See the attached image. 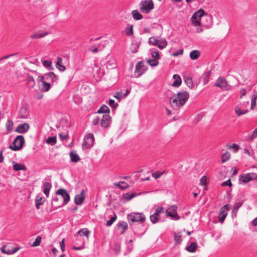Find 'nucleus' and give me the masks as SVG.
I'll use <instances>...</instances> for the list:
<instances>
[{"mask_svg":"<svg viewBox=\"0 0 257 257\" xmlns=\"http://www.w3.org/2000/svg\"><path fill=\"white\" fill-rule=\"evenodd\" d=\"M189 97L188 92L184 91L178 92L176 94H174L170 98V103L172 107L174 109L183 106Z\"/></svg>","mask_w":257,"mask_h":257,"instance_id":"1","label":"nucleus"},{"mask_svg":"<svg viewBox=\"0 0 257 257\" xmlns=\"http://www.w3.org/2000/svg\"><path fill=\"white\" fill-rule=\"evenodd\" d=\"M57 197L54 199L53 203L56 207H60L67 204L70 200V196L64 189L57 190Z\"/></svg>","mask_w":257,"mask_h":257,"instance_id":"2","label":"nucleus"},{"mask_svg":"<svg viewBox=\"0 0 257 257\" xmlns=\"http://www.w3.org/2000/svg\"><path fill=\"white\" fill-rule=\"evenodd\" d=\"M207 15L204 10L201 9L194 13L190 19L192 25L194 26L198 27L196 29L198 33H201L203 31V28L201 27V18Z\"/></svg>","mask_w":257,"mask_h":257,"instance_id":"3","label":"nucleus"},{"mask_svg":"<svg viewBox=\"0 0 257 257\" xmlns=\"http://www.w3.org/2000/svg\"><path fill=\"white\" fill-rule=\"evenodd\" d=\"M149 43L161 50L166 48L168 45L167 41L165 38L158 39L156 37H150L149 39Z\"/></svg>","mask_w":257,"mask_h":257,"instance_id":"4","label":"nucleus"},{"mask_svg":"<svg viewBox=\"0 0 257 257\" xmlns=\"http://www.w3.org/2000/svg\"><path fill=\"white\" fill-rule=\"evenodd\" d=\"M127 219L130 223L135 222H144L146 220L145 215L142 213H131L127 215Z\"/></svg>","mask_w":257,"mask_h":257,"instance_id":"5","label":"nucleus"},{"mask_svg":"<svg viewBox=\"0 0 257 257\" xmlns=\"http://www.w3.org/2000/svg\"><path fill=\"white\" fill-rule=\"evenodd\" d=\"M214 85L224 91H228L231 89V86L228 84L226 79L223 77H219L216 80Z\"/></svg>","mask_w":257,"mask_h":257,"instance_id":"6","label":"nucleus"},{"mask_svg":"<svg viewBox=\"0 0 257 257\" xmlns=\"http://www.w3.org/2000/svg\"><path fill=\"white\" fill-rule=\"evenodd\" d=\"M25 143V139L23 136H17L13 142L14 146L11 145L10 148L15 151L21 149Z\"/></svg>","mask_w":257,"mask_h":257,"instance_id":"7","label":"nucleus"},{"mask_svg":"<svg viewBox=\"0 0 257 257\" xmlns=\"http://www.w3.org/2000/svg\"><path fill=\"white\" fill-rule=\"evenodd\" d=\"M140 7V11L144 13L148 14L154 8V5L152 1H144L141 2Z\"/></svg>","mask_w":257,"mask_h":257,"instance_id":"8","label":"nucleus"},{"mask_svg":"<svg viewBox=\"0 0 257 257\" xmlns=\"http://www.w3.org/2000/svg\"><path fill=\"white\" fill-rule=\"evenodd\" d=\"M38 81L39 82V87L41 91L47 92L51 87L50 82H48L44 80V77L39 76L38 77Z\"/></svg>","mask_w":257,"mask_h":257,"instance_id":"9","label":"nucleus"},{"mask_svg":"<svg viewBox=\"0 0 257 257\" xmlns=\"http://www.w3.org/2000/svg\"><path fill=\"white\" fill-rule=\"evenodd\" d=\"M94 142V137L92 134H88L85 138L84 141L82 144L83 150L90 148L93 146Z\"/></svg>","mask_w":257,"mask_h":257,"instance_id":"10","label":"nucleus"},{"mask_svg":"<svg viewBox=\"0 0 257 257\" xmlns=\"http://www.w3.org/2000/svg\"><path fill=\"white\" fill-rule=\"evenodd\" d=\"M147 70V68L145 65L144 62L143 61H140L136 65L135 74L137 77H139Z\"/></svg>","mask_w":257,"mask_h":257,"instance_id":"11","label":"nucleus"},{"mask_svg":"<svg viewBox=\"0 0 257 257\" xmlns=\"http://www.w3.org/2000/svg\"><path fill=\"white\" fill-rule=\"evenodd\" d=\"M167 215L170 216L174 220H178L180 217L177 213V206L176 205H172L170 206L166 210Z\"/></svg>","mask_w":257,"mask_h":257,"instance_id":"12","label":"nucleus"},{"mask_svg":"<svg viewBox=\"0 0 257 257\" xmlns=\"http://www.w3.org/2000/svg\"><path fill=\"white\" fill-rule=\"evenodd\" d=\"M229 209V206L228 204L222 207L219 210V221L221 223H223L226 216L227 215V211Z\"/></svg>","mask_w":257,"mask_h":257,"instance_id":"13","label":"nucleus"},{"mask_svg":"<svg viewBox=\"0 0 257 257\" xmlns=\"http://www.w3.org/2000/svg\"><path fill=\"white\" fill-rule=\"evenodd\" d=\"M257 175L254 173H250L240 176V180L243 183H246L251 180H255Z\"/></svg>","mask_w":257,"mask_h":257,"instance_id":"14","label":"nucleus"},{"mask_svg":"<svg viewBox=\"0 0 257 257\" xmlns=\"http://www.w3.org/2000/svg\"><path fill=\"white\" fill-rule=\"evenodd\" d=\"M111 116L108 114H103L100 116L101 125L102 127H108L111 122Z\"/></svg>","mask_w":257,"mask_h":257,"instance_id":"15","label":"nucleus"},{"mask_svg":"<svg viewBox=\"0 0 257 257\" xmlns=\"http://www.w3.org/2000/svg\"><path fill=\"white\" fill-rule=\"evenodd\" d=\"M41 77H44L45 80L49 81L50 83H53L58 80V76L54 72H49L41 76Z\"/></svg>","mask_w":257,"mask_h":257,"instance_id":"16","label":"nucleus"},{"mask_svg":"<svg viewBox=\"0 0 257 257\" xmlns=\"http://www.w3.org/2000/svg\"><path fill=\"white\" fill-rule=\"evenodd\" d=\"M30 125L28 123L19 124L16 129V132L20 134H24L30 129Z\"/></svg>","mask_w":257,"mask_h":257,"instance_id":"17","label":"nucleus"},{"mask_svg":"<svg viewBox=\"0 0 257 257\" xmlns=\"http://www.w3.org/2000/svg\"><path fill=\"white\" fill-rule=\"evenodd\" d=\"M84 191L82 190L79 194L76 195L74 199L75 203L77 205L81 204L85 199Z\"/></svg>","mask_w":257,"mask_h":257,"instance_id":"18","label":"nucleus"},{"mask_svg":"<svg viewBox=\"0 0 257 257\" xmlns=\"http://www.w3.org/2000/svg\"><path fill=\"white\" fill-rule=\"evenodd\" d=\"M46 200V199L44 197L37 195L35 199L36 206L37 209H39L40 206L42 205L45 203Z\"/></svg>","mask_w":257,"mask_h":257,"instance_id":"19","label":"nucleus"},{"mask_svg":"<svg viewBox=\"0 0 257 257\" xmlns=\"http://www.w3.org/2000/svg\"><path fill=\"white\" fill-rule=\"evenodd\" d=\"M117 227L120 231L121 234H123L128 228L127 223L125 221H121L117 224Z\"/></svg>","mask_w":257,"mask_h":257,"instance_id":"20","label":"nucleus"},{"mask_svg":"<svg viewBox=\"0 0 257 257\" xmlns=\"http://www.w3.org/2000/svg\"><path fill=\"white\" fill-rule=\"evenodd\" d=\"M173 78L175 79L174 82L172 84V86L175 87H178L181 85L182 80L179 75L175 74L173 75Z\"/></svg>","mask_w":257,"mask_h":257,"instance_id":"21","label":"nucleus"},{"mask_svg":"<svg viewBox=\"0 0 257 257\" xmlns=\"http://www.w3.org/2000/svg\"><path fill=\"white\" fill-rule=\"evenodd\" d=\"M52 187L51 183L45 182L43 185L44 193L45 195L48 197L49 196V192Z\"/></svg>","mask_w":257,"mask_h":257,"instance_id":"22","label":"nucleus"},{"mask_svg":"<svg viewBox=\"0 0 257 257\" xmlns=\"http://www.w3.org/2000/svg\"><path fill=\"white\" fill-rule=\"evenodd\" d=\"M63 60L62 58L58 57L57 59V61L56 64V68L61 71H64L66 70V67L65 66L63 65L62 64Z\"/></svg>","mask_w":257,"mask_h":257,"instance_id":"23","label":"nucleus"},{"mask_svg":"<svg viewBox=\"0 0 257 257\" xmlns=\"http://www.w3.org/2000/svg\"><path fill=\"white\" fill-rule=\"evenodd\" d=\"M113 185L122 190L125 189L130 187L128 184L123 181H120L118 183H114Z\"/></svg>","mask_w":257,"mask_h":257,"instance_id":"24","label":"nucleus"},{"mask_svg":"<svg viewBox=\"0 0 257 257\" xmlns=\"http://www.w3.org/2000/svg\"><path fill=\"white\" fill-rule=\"evenodd\" d=\"M13 168L15 171L26 170V167L22 164H19L14 162Z\"/></svg>","mask_w":257,"mask_h":257,"instance_id":"25","label":"nucleus"},{"mask_svg":"<svg viewBox=\"0 0 257 257\" xmlns=\"http://www.w3.org/2000/svg\"><path fill=\"white\" fill-rule=\"evenodd\" d=\"M57 142V137L55 136L48 137L46 140V143L52 146L56 144Z\"/></svg>","mask_w":257,"mask_h":257,"instance_id":"26","label":"nucleus"},{"mask_svg":"<svg viewBox=\"0 0 257 257\" xmlns=\"http://www.w3.org/2000/svg\"><path fill=\"white\" fill-rule=\"evenodd\" d=\"M184 82L190 89H193L194 87V83L191 77L185 76L184 78Z\"/></svg>","mask_w":257,"mask_h":257,"instance_id":"27","label":"nucleus"},{"mask_svg":"<svg viewBox=\"0 0 257 257\" xmlns=\"http://www.w3.org/2000/svg\"><path fill=\"white\" fill-rule=\"evenodd\" d=\"M198 245L197 243L193 242L191 243V244L189 246H186V249L188 251L190 252H194L197 248Z\"/></svg>","mask_w":257,"mask_h":257,"instance_id":"28","label":"nucleus"},{"mask_svg":"<svg viewBox=\"0 0 257 257\" xmlns=\"http://www.w3.org/2000/svg\"><path fill=\"white\" fill-rule=\"evenodd\" d=\"M19 116L21 118H26L28 117V112L27 108L25 107H22L19 113Z\"/></svg>","mask_w":257,"mask_h":257,"instance_id":"29","label":"nucleus"},{"mask_svg":"<svg viewBox=\"0 0 257 257\" xmlns=\"http://www.w3.org/2000/svg\"><path fill=\"white\" fill-rule=\"evenodd\" d=\"M70 156L72 162L76 163L78 162L80 160L79 156L75 152L71 151L70 153Z\"/></svg>","mask_w":257,"mask_h":257,"instance_id":"30","label":"nucleus"},{"mask_svg":"<svg viewBox=\"0 0 257 257\" xmlns=\"http://www.w3.org/2000/svg\"><path fill=\"white\" fill-rule=\"evenodd\" d=\"M133 18L135 20H140L143 18V15L140 14L137 10H133L132 12Z\"/></svg>","mask_w":257,"mask_h":257,"instance_id":"31","label":"nucleus"},{"mask_svg":"<svg viewBox=\"0 0 257 257\" xmlns=\"http://www.w3.org/2000/svg\"><path fill=\"white\" fill-rule=\"evenodd\" d=\"M78 234L79 235L82 236H85L87 237V239H89V231L87 228H82L80 229L78 232Z\"/></svg>","mask_w":257,"mask_h":257,"instance_id":"32","label":"nucleus"},{"mask_svg":"<svg viewBox=\"0 0 257 257\" xmlns=\"http://www.w3.org/2000/svg\"><path fill=\"white\" fill-rule=\"evenodd\" d=\"M200 55V53L198 50H193L190 54V58L192 60L197 59Z\"/></svg>","mask_w":257,"mask_h":257,"instance_id":"33","label":"nucleus"},{"mask_svg":"<svg viewBox=\"0 0 257 257\" xmlns=\"http://www.w3.org/2000/svg\"><path fill=\"white\" fill-rule=\"evenodd\" d=\"M235 111L236 114L240 116L241 115L246 114L248 112V110H242L239 106H237L235 107Z\"/></svg>","mask_w":257,"mask_h":257,"instance_id":"34","label":"nucleus"},{"mask_svg":"<svg viewBox=\"0 0 257 257\" xmlns=\"http://www.w3.org/2000/svg\"><path fill=\"white\" fill-rule=\"evenodd\" d=\"M47 35H48V32H45V33H42L40 34H37V33H35V34L31 35L30 36V38L32 39H38V38L44 37L47 36Z\"/></svg>","mask_w":257,"mask_h":257,"instance_id":"35","label":"nucleus"},{"mask_svg":"<svg viewBox=\"0 0 257 257\" xmlns=\"http://www.w3.org/2000/svg\"><path fill=\"white\" fill-rule=\"evenodd\" d=\"M147 63L152 67L156 66L159 64V60L157 59H149L147 60Z\"/></svg>","mask_w":257,"mask_h":257,"instance_id":"36","label":"nucleus"},{"mask_svg":"<svg viewBox=\"0 0 257 257\" xmlns=\"http://www.w3.org/2000/svg\"><path fill=\"white\" fill-rule=\"evenodd\" d=\"M43 66L49 70H52L54 67L52 66V62L48 60H45L43 62Z\"/></svg>","mask_w":257,"mask_h":257,"instance_id":"37","label":"nucleus"},{"mask_svg":"<svg viewBox=\"0 0 257 257\" xmlns=\"http://www.w3.org/2000/svg\"><path fill=\"white\" fill-rule=\"evenodd\" d=\"M99 113H108L109 112V108L108 107L105 105H102L98 110L97 111Z\"/></svg>","mask_w":257,"mask_h":257,"instance_id":"38","label":"nucleus"},{"mask_svg":"<svg viewBox=\"0 0 257 257\" xmlns=\"http://www.w3.org/2000/svg\"><path fill=\"white\" fill-rule=\"evenodd\" d=\"M210 75V72L208 71L205 74H203L202 78L203 79V85H205L208 82L209 78Z\"/></svg>","mask_w":257,"mask_h":257,"instance_id":"39","label":"nucleus"},{"mask_svg":"<svg viewBox=\"0 0 257 257\" xmlns=\"http://www.w3.org/2000/svg\"><path fill=\"white\" fill-rule=\"evenodd\" d=\"M230 158V154L228 152H225L221 157V161L223 163H225L229 160Z\"/></svg>","mask_w":257,"mask_h":257,"instance_id":"40","label":"nucleus"},{"mask_svg":"<svg viewBox=\"0 0 257 257\" xmlns=\"http://www.w3.org/2000/svg\"><path fill=\"white\" fill-rule=\"evenodd\" d=\"M257 99V95L253 94L252 96L251 104H250V109L253 110L254 109L256 106V100Z\"/></svg>","mask_w":257,"mask_h":257,"instance_id":"41","label":"nucleus"},{"mask_svg":"<svg viewBox=\"0 0 257 257\" xmlns=\"http://www.w3.org/2000/svg\"><path fill=\"white\" fill-rule=\"evenodd\" d=\"M151 56L152 59H157V60H159L160 58V55L159 54V52L157 50H153L151 52Z\"/></svg>","mask_w":257,"mask_h":257,"instance_id":"42","label":"nucleus"},{"mask_svg":"<svg viewBox=\"0 0 257 257\" xmlns=\"http://www.w3.org/2000/svg\"><path fill=\"white\" fill-rule=\"evenodd\" d=\"M136 195V193H127L123 195V198L125 200H130L133 199Z\"/></svg>","mask_w":257,"mask_h":257,"instance_id":"43","label":"nucleus"},{"mask_svg":"<svg viewBox=\"0 0 257 257\" xmlns=\"http://www.w3.org/2000/svg\"><path fill=\"white\" fill-rule=\"evenodd\" d=\"M14 123L12 120H9L6 123V128L8 132H11L13 130Z\"/></svg>","mask_w":257,"mask_h":257,"instance_id":"44","label":"nucleus"},{"mask_svg":"<svg viewBox=\"0 0 257 257\" xmlns=\"http://www.w3.org/2000/svg\"><path fill=\"white\" fill-rule=\"evenodd\" d=\"M123 93L121 90L116 92L114 94V97L118 100L119 101L123 97Z\"/></svg>","mask_w":257,"mask_h":257,"instance_id":"45","label":"nucleus"},{"mask_svg":"<svg viewBox=\"0 0 257 257\" xmlns=\"http://www.w3.org/2000/svg\"><path fill=\"white\" fill-rule=\"evenodd\" d=\"M133 25H131L128 28H126L125 33L127 36H130L133 34Z\"/></svg>","mask_w":257,"mask_h":257,"instance_id":"46","label":"nucleus"},{"mask_svg":"<svg viewBox=\"0 0 257 257\" xmlns=\"http://www.w3.org/2000/svg\"><path fill=\"white\" fill-rule=\"evenodd\" d=\"M41 242V237L37 236L36 238L35 241L33 243L32 246L33 247H36L39 246Z\"/></svg>","mask_w":257,"mask_h":257,"instance_id":"47","label":"nucleus"},{"mask_svg":"<svg viewBox=\"0 0 257 257\" xmlns=\"http://www.w3.org/2000/svg\"><path fill=\"white\" fill-rule=\"evenodd\" d=\"M159 219V216L158 215L154 213L152 215L150 216V219L152 223H156Z\"/></svg>","mask_w":257,"mask_h":257,"instance_id":"48","label":"nucleus"},{"mask_svg":"<svg viewBox=\"0 0 257 257\" xmlns=\"http://www.w3.org/2000/svg\"><path fill=\"white\" fill-rule=\"evenodd\" d=\"M116 219V215L115 214L114 216L106 221V225L107 226H110L115 221Z\"/></svg>","mask_w":257,"mask_h":257,"instance_id":"49","label":"nucleus"},{"mask_svg":"<svg viewBox=\"0 0 257 257\" xmlns=\"http://www.w3.org/2000/svg\"><path fill=\"white\" fill-rule=\"evenodd\" d=\"M181 237L182 236L181 234L178 233L174 234V240L175 242H176L178 244L180 243L181 242Z\"/></svg>","mask_w":257,"mask_h":257,"instance_id":"50","label":"nucleus"},{"mask_svg":"<svg viewBox=\"0 0 257 257\" xmlns=\"http://www.w3.org/2000/svg\"><path fill=\"white\" fill-rule=\"evenodd\" d=\"M227 148L229 149H232L234 152H236L239 150V146L233 144L232 145H227Z\"/></svg>","mask_w":257,"mask_h":257,"instance_id":"51","label":"nucleus"},{"mask_svg":"<svg viewBox=\"0 0 257 257\" xmlns=\"http://www.w3.org/2000/svg\"><path fill=\"white\" fill-rule=\"evenodd\" d=\"M19 248H18V247H14L11 249H8L6 251V252H7L6 254H13V253L16 252L18 250H19Z\"/></svg>","mask_w":257,"mask_h":257,"instance_id":"52","label":"nucleus"},{"mask_svg":"<svg viewBox=\"0 0 257 257\" xmlns=\"http://www.w3.org/2000/svg\"><path fill=\"white\" fill-rule=\"evenodd\" d=\"M207 182V178L204 176L200 180V185L201 186L205 185Z\"/></svg>","mask_w":257,"mask_h":257,"instance_id":"53","label":"nucleus"},{"mask_svg":"<svg viewBox=\"0 0 257 257\" xmlns=\"http://www.w3.org/2000/svg\"><path fill=\"white\" fill-rule=\"evenodd\" d=\"M241 206V203L238 202L234 204V208L232 212L236 213V212L238 211L239 208Z\"/></svg>","mask_w":257,"mask_h":257,"instance_id":"54","label":"nucleus"},{"mask_svg":"<svg viewBox=\"0 0 257 257\" xmlns=\"http://www.w3.org/2000/svg\"><path fill=\"white\" fill-rule=\"evenodd\" d=\"M108 104L111 107H112L113 108H116L118 105L117 104L115 103L113 99H110L109 100Z\"/></svg>","mask_w":257,"mask_h":257,"instance_id":"55","label":"nucleus"},{"mask_svg":"<svg viewBox=\"0 0 257 257\" xmlns=\"http://www.w3.org/2000/svg\"><path fill=\"white\" fill-rule=\"evenodd\" d=\"M232 185V183L231 182V180L230 179H228V180H227L225 182H223L222 184H221V186H228L229 187H231Z\"/></svg>","mask_w":257,"mask_h":257,"instance_id":"56","label":"nucleus"},{"mask_svg":"<svg viewBox=\"0 0 257 257\" xmlns=\"http://www.w3.org/2000/svg\"><path fill=\"white\" fill-rule=\"evenodd\" d=\"M183 53V50L181 49V50H179L178 52H176L172 54L171 55L173 57H177L179 55L182 54Z\"/></svg>","mask_w":257,"mask_h":257,"instance_id":"57","label":"nucleus"},{"mask_svg":"<svg viewBox=\"0 0 257 257\" xmlns=\"http://www.w3.org/2000/svg\"><path fill=\"white\" fill-rule=\"evenodd\" d=\"M59 137L62 141L65 140L68 138V135H63L62 134H59Z\"/></svg>","mask_w":257,"mask_h":257,"instance_id":"58","label":"nucleus"},{"mask_svg":"<svg viewBox=\"0 0 257 257\" xmlns=\"http://www.w3.org/2000/svg\"><path fill=\"white\" fill-rule=\"evenodd\" d=\"M84 247H85V242H84V241H83V244L81 246H80L79 247L74 246V247H73V249H74L75 250H81V249H83Z\"/></svg>","mask_w":257,"mask_h":257,"instance_id":"59","label":"nucleus"},{"mask_svg":"<svg viewBox=\"0 0 257 257\" xmlns=\"http://www.w3.org/2000/svg\"><path fill=\"white\" fill-rule=\"evenodd\" d=\"M164 210L163 207H158L156 210V212L154 213L157 215H159L160 213H161Z\"/></svg>","mask_w":257,"mask_h":257,"instance_id":"60","label":"nucleus"},{"mask_svg":"<svg viewBox=\"0 0 257 257\" xmlns=\"http://www.w3.org/2000/svg\"><path fill=\"white\" fill-rule=\"evenodd\" d=\"M65 239H63L60 242L61 250L64 251L65 250Z\"/></svg>","mask_w":257,"mask_h":257,"instance_id":"61","label":"nucleus"},{"mask_svg":"<svg viewBox=\"0 0 257 257\" xmlns=\"http://www.w3.org/2000/svg\"><path fill=\"white\" fill-rule=\"evenodd\" d=\"M257 137V128H255L252 133V136L250 137L251 139H253Z\"/></svg>","mask_w":257,"mask_h":257,"instance_id":"62","label":"nucleus"},{"mask_svg":"<svg viewBox=\"0 0 257 257\" xmlns=\"http://www.w3.org/2000/svg\"><path fill=\"white\" fill-rule=\"evenodd\" d=\"M100 120V116L94 118L93 120V124H94V125L97 124L98 123V122H99Z\"/></svg>","mask_w":257,"mask_h":257,"instance_id":"63","label":"nucleus"},{"mask_svg":"<svg viewBox=\"0 0 257 257\" xmlns=\"http://www.w3.org/2000/svg\"><path fill=\"white\" fill-rule=\"evenodd\" d=\"M44 97V94L41 93H38L36 95V98L38 99H42Z\"/></svg>","mask_w":257,"mask_h":257,"instance_id":"64","label":"nucleus"}]
</instances>
